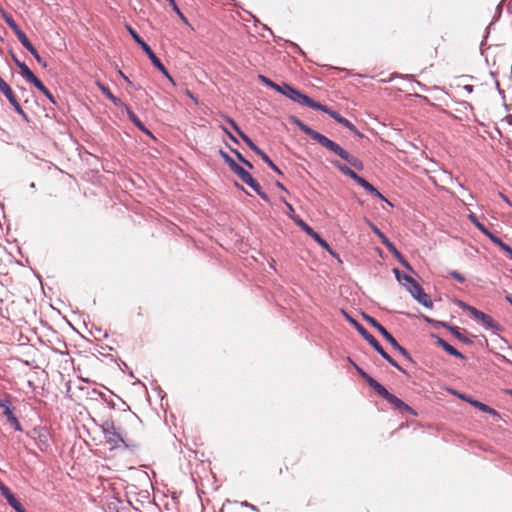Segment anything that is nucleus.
I'll list each match as a JSON object with an SVG mask.
<instances>
[{"label": "nucleus", "mask_w": 512, "mask_h": 512, "mask_svg": "<svg viewBox=\"0 0 512 512\" xmlns=\"http://www.w3.org/2000/svg\"><path fill=\"white\" fill-rule=\"evenodd\" d=\"M291 122L295 124L302 132L311 137L313 140L318 142L321 146L325 147L330 152L338 155L341 159L348 162L352 167L362 170L364 168L363 162L357 157L351 155L345 149H343L339 144L330 140L325 135L313 130L306 124H304L301 120L296 117H291Z\"/></svg>", "instance_id": "1"}, {"label": "nucleus", "mask_w": 512, "mask_h": 512, "mask_svg": "<svg viewBox=\"0 0 512 512\" xmlns=\"http://www.w3.org/2000/svg\"><path fill=\"white\" fill-rule=\"evenodd\" d=\"M342 312L347 321L391 366H393L400 372L406 373V371L383 349V347L372 334H370L357 320L351 317L347 312Z\"/></svg>", "instance_id": "2"}, {"label": "nucleus", "mask_w": 512, "mask_h": 512, "mask_svg": "<svg viewBox=\"0 0 512 512\" xmlns=\"http://www.w3.org/2000/svg\"><path fill=\"white\" fill-rule=\"evenodd\" d=\"M331 163L345 176L351 178L354 180L359 186H361L364 190H366L368 193L372 194L376 198L385 201L390 206H392V203L389 202L385 196L372 184H370L366 179L359 176L356 172H354L350 167L347 165L339 162V161H331Z\"/></svg>", "instance_id": "3"}, {"label": "nucleus", "mask_w": 512, "mask_h": 512, "mask_svg": "<svg viewBox=\"0 0 512 512\" xmlns=\"http://www.w3.org/2000/svg\"><path fill=\"white\" fill-rule=\"evenodd\" d=\"M126 29L134 39V41L142 48L145 54L148 56L152 64L175 86L176 83L173 77L170 75L168 70L162 64L160 59L156 56L150 46L138 35V33L130 26L126 25Z\"/></svg>", "instance_id": "4"}, {"label": "nucleus", "mask_w": 512, "mask_h": 512, "mask_svg": "<svg viewBox=\"0 0 512 512\" xmlns=\"http://www.w3.org/2000/svg\"><path fill=\"white\" fill-rule=\"evenodd\" d=\"M101 430L110 449L128 448L129 444L124 440L120 429L115 427L113 421L107 420L101 425Z\"/></svg>", "instance_id": "5"}, {"label": "nucleus", "mask_w": 512, "mask_h": 512, "mask_svg": "<svg viewBox=\"0 0 512 512\" xmlns=\"http://www.w3.org/2000/svg\"><path fill=\"white\" fill-rule=\"evenodd\" d=\"M284 91H282V95L286 96L290 100L313 109H321V103L316 102L311 99L306 94H303L301 91L295 89L291 85L284 83L283 87Z\"/></svg>", "instance_id": "6"}, {"label": "nucleus", "mask_w": 512, "mask_h": 512, "mask_svg": "<svg viewBox=\"0 0 512 512\" xmlns=\"http://www.w3.org/2000/svg\"><path fill=\"white\" fill-rule=\"evenodd\" d=\"M235 174L249 187H251L262 200L265 202H269V196L265 193L260 184L252 177V175L246 171L243 167L235 172Z\"/></svg>", "instance_id": "7"}, {"label": "nucleus", "mask_w": 512, "mask_h": 512, "mask_svg": "<svg viewBox=\"0 0 512 512\" xmlns=\"http://www.w3.org/2000/svg\"><path fill=\"white\" fill-rule=\"evenodd\" d=\"M375 391L395 408L399 410L412 412V408L410 406L405 404L400 398H398L394 394L390 393L381 383L377 386Z\"/></svg>", "instance_id": "8"}, {"label": "nucleus", "mask_w": 512, "mask_h": 512, "mask_svg": "<svg viewBox=\"0 0 512 512\" xmlns=\"http://www.w3.org/2000/svg\"><path fill=\"white\" fill-rule=\"evenodd\" d=\"M0 91L7 98L11 106L14 108L15 112L18 113L25 121L28 122L29 119L27 114L22 109L12 88L5 81L0 84Z\"/></svg>", "instance_id": "9"}, {"label": "nucleus", "mask_w": 512, "mask_h": 512, "mask_svg": "<svg viewBox=\"0 0 512 512\" xmlns=\"http://www.w3.org/2000/svg\"><path fill=\"white\" fill-rule=\"evenodd\" d=\"M469 313L474 317L475 320L480 322L486 329L493 331H501L502 328L490 315L476 309L469 308Z\"/></svg>", "instance_id": "10"}, {"label": "nucleus", "mask_w": 512, "mask_h": 512, "mask_svg": "<svg viewBox=\"0 0 512 512\" xmlns=\"http://www.w3.org/2000/svg\"><path fill=\"white\" fill-rule=\"evenodd\" d=\"M407 289L420 304L426 308L433 307V302L418 283L413 284L412 287H407Z\"/></svg>", "instance_id": "11"}, {"label": "nucleus", "mask_w": 512, "mask_h": 512, "mask_svg": "<svg viewBox=\"0 0 512 512\" xmlns=\"http://www.w3.org/2000/svg\"><path fill=\"white\" fill-rule=\"evenodd\" d=\"M318 110L328 114L339 124L343 125L344 127L349 129L353 133L358 134V130H357L356 126L351 121H349L345 117L341 116L338 112L329 109L327 106H325L323 104H321V109H318Z\"/></svg>", "instance_id": "12"}, {"label": "nucleus", "mask_w": 512, "mask_h": 512, "mask_svg": "<svg viewBox=\"0 0 512 512\" xmlns=\"http://www.w3.org/2000/svg\"><path fill=\"white\" fill-rule=\"evenodd\" d=\"M0 408L3 414L7 417L8 421L15 427L16 430H21L20 423L12 410V403L9 397L0 399Z\"/></svg>", "instance_id": "13"}, {"label": "nucleus", "mask_w": 512, "mask_h": 512, "mask_svg": "<svg viewBox=\"0 0 512 512\" xmlns=\"http://www.w3.org/2000/svg\"><path fill=\"white\" fill-rule=\"evenodd\" d=\"M468 218L476 226V228L479 231H481L486 237H488L496 246L500 245L502 240L499 237H497L495 234L490 232L482 223H480L475 214L471 213L468 216Z\"/></svg>", "instance_id": "14"}, {"label": "nucleus", "mask_w": 512, "mask_h": 512, "mask_svg": "<svg viewBox=\"0 0 512 512\" xmlns=\"http://www.w3.org/2000/svg\"><path fill=\"white\" fill-rule=\"evenodd\" d=\"M363 318L374 328L378 330V332L385 338V340L390 344L395 339L391 333L387 331V329L381 325L376 319L373 317L363 314Z\"/></svg>", "instance_id": "15"}, {"label": "nucleus", "mask_w": 512, "mask_h": 512, "mask_svg": "<svg viewBox=\"0 0 512 512\" xmlns=\"http://www.w3.org/2000/svg\"><path fill=\"white\" fill-rule=\"evenodd\" d=\"M18 68L20 69L22 77L26 81L32 83L34 86L41 85V81L33 74V72L24 62H18Z\"/></svg>", "instance_id": "16"}, {"label": "nucleus", "mask_w": 512, "mask_h": 512, "mask_svg": "<svg viewBox=\"0 0 512 512\" xmlns=\"http://www.w3.org/2000/svg\"><path fill=\"white\" fill-rule=\"evenodd\" d=\"M436 343L439 347H441L449 355L454 356L459 359H462V360L465 359V356L461 352H459L457 349H455L452 345H450L444 339L437 337Z\"/></svg>", "instance_id": "17"}, {"label": "nucleus", "mask_w": 512, "mask_h": 512, "mask_svg": "<svg viewBox=\"0 0 512 512\" xmlns=\"http://www.w3.org/2000/svg\"><path fill=\"white\" fill-rule=\"evenodd\" d=\"M125 110L127 112L128 118L130 121L142 132L151 135L150 131L145 127L143 122L136 116V114L128 107L125 106Z\"/></svg>", "instance_id": "18"}, {"label": "nucleus", "mask_w": 512, "mask_h": 512, "mask_svg": "<svg viewBox=\"0 0 512 512\" xmlns=\"http://www.w3.org/2000/svg\"><path fill=\"white\" fill-rule=\"evenodd\" d=\"M386 248L391 252L393 253L398 259L399 261L401 262V264L406 267L407 269H411V266L409 265V263L404 260V258L402 257V255L399 253V251L396 249V247L394 246L393 243L390 242V240L387 238L385 239L383 242H382Z\"/></svg>", "instance_id": "19"}, {"label": "nucleus", "mask_w": 512, "mask_h": 512, "mask_svg": "<svg viewBox=\"0 0 512 512\" xmlns=\"http://www.w3.org/2000/svg\"><path fill=\"white\" fill-rule=\"evenodd\" d=\"M386 248L391 252L393 253L398 259L399 261L401 262V264L406 267L407 269H411V266L409 265V263L404 260V258L402 257V255L399 253V251L396 249V247L394 246L393 243L390 242V240L387 238L385 239L383 242H382Z\"/></svg>", "instance_id": "20"}, {"label": "nucleus", "mask_w": 512, "mask_h": 512, "mask_svg": "<svg viewBox=\"0 0 512 512\" xmlns=\"http://www.w3.org/2000/svg\"><path fill=\"white\" fill-rule=\"evenodd\" d=\"M227 122L231 125V127L237 132V134L240 136V138L247 144L249 147L254 142L239 128L237 123L232 119L227 117Z\"/></svg>", "instance_id": "21"}, {"label": "nucleus", "mask_w": 512, "mask_h": 512, "mask_svg": "<svg viewBox=\"0 0 512 512\" xmlns=\"http://www.w3.org/2000/svg\"><path fill=\"white\" fill-rule=\"evenodd\" d=\"M227 122L231 125V127L237 132V134L240 136V138L247 144L249 147L254 142L239 128L237 123L232 119L227 117Z\"/></svg>", "instance_id": "22"}, {"label": "nucleus", "mask_w": 512, "mask_h": 512, "mask_svg": "<svg viewBox=\"0 0 512 512\" xmlns=\"http://www.w3.org/2000/svg\"><path fill=\"white\" fill-rule=\"evenodd\" d=\"M444 326L458 339L460 340L461 342L463 343H466V344H470L471 343V340L466 337L460 330L459 327L457 326H451V325H448V324H444Z\"/></svg>", "instance_id": "23"}, {"label": "nucleus", "mask_w": 512, "mask_h": 512, "mask_svg": "<svg viewBox=\"0 0 512 512\" xmlns=\"http://www.w3.org/2000/svg\"><path fill=\"white\" fill-rule=\"evenodd\" d=\"M471 405L473 407L479 409L482 412L491 414L494 417H499V413L495 409L489 407L488 405H486V404H484V403H482V402H480L478 400H475L474 402H471Z\"/></svg>", "instance_id": "24"}, {"label": "nucleus", "mask_w": 512, "mask_h": 512, "mask_svg": "<svg viewBox=\"0 0 512 512\" xmlns=\"http://www.w3.org/2000/svg\"><path fill=\"white\" fill-rule=\"evenodd\" d=\"M355 368H356L357 372L359 373V375L363 379H365V381L368 383V385L375 390L380 383L377 380H375L373 377H371L368 373H366L360 367L355 366Z\"/></svg>", "instance_id": "25"}, {"label": "nucleus", "mask_w": 512, "mask_h": 512, "mask_svg": "<svg viewBox=\"0 0 512 512\" xmlns=\"http://www.w3.org/2000/svg\"><path fill=\"white\" fill-rule=\"evenodd\" d=\"M220 155L234 173L241 168V166L237 164L235 160L231 158L226 152L220 150Z\"/></svg>", "instance_id": "26"}, {"label": "nucleus", "mask_w": 512, "mask_h": 512, "mask_svg": "<svg viewBox=\"0 0 512 512\" xmlns=\"http://www.w3.org/2000/svg\"><path fill=\"white\" fill-rule=\"evenodd\" d=\"M16 36L23 47H25L29 52L35 48L22 30L17 33Z\"/></svg>", "instance_id": "27"}, {"label": "nucleus", "mask_w": 512, "mask_h": 512, "mask_svg": "<svg viewBox=\"0 0 512 512\" xmlns=\"http://www.w3.org/2000/svg\"><path fill=\"white\" fill-rule=\"evenodd\" d=\"M390 345L396 350L398 351L404 358H406L408 361L412 362V357L411 355L409 354V352L404 348L402 347L396 339H394L392 341V343H390Z\"/></svg>", "instance_id": "28"}, {"label": "nucleus", "mask_w": 512, "mask_h": 512, "mask_svg": "<svg viewBox=\"0 0 512 512\" xmlns=\"http://www.w3.org/2000/svg\"><path fill=\"white\" fill-rule=\"evenodd\" d=\"M394 273L396 275L397 280L404 281V284L407 285V287H412L413 284L417 283L411 276H409L407 274H404L403 276H401L398 269H394Z\"/></svg>", "instance_id": "29"}, {"label": "nucleus", "mask_w": 512, "mask_h": 512, "mask_svg": "<svg viewBox=\"0 0 512 512\" xmlns=\"http://www.w3.org/2000/svg\"><path fill=\"white\" fill-rule=\"evenodd\" d=\"M273 171H275L277 174L282 175V171L274 164V162L269 158V156L264 153L260 157Z\"/></svg>", "instance_id": "30"}, {"label": "nucleus", "mask_w": 512, "mask_h": 512, "mask_svg": "<svg viewBox=\"0 0 512 512\" xmlns=\"http://www.w3.org/2000/svg\"><path fill=\"white\" fill-rule=\"evenodd\" d=\"M313 238L322 248L330 250V246L326 240H324L316 231L310 236Z\"/></svg>", "instance_id": "31"}, {"label": "nucleus", "mask_w": 512, "mask_h": 512, "mask_svg": "<svg viewBox=\"0 0 512 512\" xmlns=\"http://www.w3.org/2000/svg\"><path fill=\"white\" fill-rule=\"evenodd\" d=\"M4 19L6 24L15 33V35L21 31L20 27L17 25V23L13 20L11 16H5Z\"/></svg>", "instance_id": "32"}, {"label": "nucleus", "mask_w": 512, "mask_h": 512, "mask_svg": "<svg viewBox=\"0 0 512 512\" xmlns=\"http://www.w3.org/2000/svg\"><path fill=\"white\" fill-rule=\"evenodd\" d=\"M296 224L309 236H311L314 233L313 228H311L307 223H305L303 220L298 219L295 221Z\"/></svg>", "instance_id": "33"}, {"label": "nucleus", "mask_w": 512, "mask_h": 512, "mask_svg": "<svg viewBox=\"0 0 512 512\" xmlns=\"http://www.w3.org/2000/svg\"><path fill=\"white\" fill-rule=\"evenodd\" d=\"M0 492H1L2 496L7 500V502L14 497V495L11 493L10 489L7 486H5L1 481H0Z\"/></svg>", "instance_id": "34"}, {"label": "nucleus", "mask_w": 512, "mask_h": 512, "mask_svg": "<svg viewBox=\"0 0 512 512\" xmlns=\"http://www.w3.org/2000/svg\"><path fill=\"white\" fill-rule=\"evenodd\" d=\"M8 503L16 512H26L15 496Z\"/></svg>", "instance_id": "35"}, {"label": "nucleus", "mask_w": 512, "mask_h": 512, "mask_svg": "<svg viewBox=\"0 0 512 512\" xmlns=\"http://www.w3.org/2000/svg\"><path fill=\"white\" fill-rule=\"evenodd\" d=\"M369 226H370L371 230L378 236V238L381 240V242H383L385 239H387V237L384 235V233H382L376 225L369 222Z\"/></svg>", "instance_id": "36"}, {"label": "nucleus", "mask_w": 512, "mask_h": 512, "mask_svg": "<svg viewBox=\"0 0 512 512\" xmlns=\"http://www.w3.org/2000/svg\"><path fill=\"white\" fill-rule=\"evenodd\" d=\"M37 89H39L51 102L54 103V98L51 94V92L44 86V84L41 82V85L35 86Z\"/></svg>", "instance_id": "37"}, {"label": "nucleus", "mask_w": 512, "mask_h": 512, "mask_svg": "<svg viewBox=\"0 0 512 512\" xmlns=\"http://www.w3.org/2000/svg\"><path fill=\"white\" fill-rule=\"evenodd\" d=\"M97 86L100 89V91L109 99L113 94L111 90L105 86L104 84L97 82Z\"/></svg>", "instance_id": "38"}, {"label": "nucleus", "mask_w": 512, "mask_h": 512, "mask_svg": "<svg viewBox=\"0 0 512 512\" xmlns=\"http://www.w3.org/2000/svg\"><path fill=\"white\" fill-rule=\"evenodd\" d=\"M498 247L512 259V248L509 245L502 241Z\"/></svg>", "instance_id": "39"}, {"label": "nucleus", "mask_w": 512, "mask_h": 512, "mask_svg": "<svg viewBox=\"0 0 512 512\" xmlns=\"http://www.w3.org/2000/svg\"><path fill=\"white\" fill-rule=\"evenodd\" d=\"M30 53L33 55V57L39 64H41L43 67H46V62L43 61L42 57L39 55L35 48L32 51H30Z\"/></svg>", "instance_id": "40"}, {"label": "nucleus", "mask_w": 512, "mask_h": 512, "mask_svg": "<svg viewBox=\"0 0 512 512\" xmlns=\"http://www.w3.org/2000/svg\"><path fill=\"white\" fill-rule=\"evenodd\" d=\"M449 275H450L453 279L457 280L458 282L463 283V282L465 281L464 276H463V275H461V274H460L459 272H457V271H451V272L449 273Z\"/></svg>", "instance_id": "41"}, {"label": "nucleus", "mask_w": 512, "mask_h": 512, "mask_svg": "<svg viewBox=\"0 0 512 512\" xmlns=\"http://www.w3.org/2000/svg\"><path fill=\"white\" fill-rule=\"evenodd\" d=\"M258 79H259L263 84H265L266 86H268V87H270V88H271V87L273 86V84H274V82H273L272 80H270L269 78H267V77H266V76H264V75H259V76H258Z\"/></svg>", "instance_id": "42"}, {"label": "nucleus", "mask_w": 512, "mask_h": 512, "mask_svg": "<svg viewBox=\"0 0 512 512\" xmlns=\"http://www.w3.org/2000/svg\"><path fill=\"white\" fill-rule=\"evenodd\" d=\"M109 100H110L111 102H113V104H115L116 106L123 107V108L125 109V106H126V105L121 101V99H120V98H118V97H116V96L112 95V96L109 98Z\"/></svg>", "instance_id": "43"}, {"label": "nucleus", "mask_w": 512, "mask_h": 512, "mask_svg": "<svg viewBox=\"0 0 512 512\" xmlns=\"http://www.w3.org/2000/svg\"><path fill=\"white\" fill-rule=\"evenodd\" d=\"M249 148L255 152L258 156H262L265 152L261 150L255 143L251 144Z\"/></svg>", "instance_id": "44"}, {"label": "nucleus", "mask_w": 512, "mask_h": 512, "mask_svg": "<svg viewBox=\"0 0 512 512\" xmlns=\"http://www.w3.org/2000/svg\"><path fill=\"white\" fill-rule=\"evenodd\" d=\"M249 148L255 152L258 156H262L265 152L261 150L255 143L251 144Z\"/></svg>", "instance_id": "45"}, {"label": "nucleus", "mask_w": 512, "mask_h": 512, "mask_svg": "<svg viewBox=\"0 0 512 512\" xmlns=\"http://www.w3.org/2000/svg\"><path fill=\"white\" fill-rule=\"evenodd\" d=\"M249 148L255 152L258 156H262L265 152L261 150L255 143L251 144Z\"/></svg>", "instance_id": "46"}, {"label": "nucleus", "mask_w": 512, "mask_h": 512, "mask_svg": "<svg viewBox=\"0 0 512 512\" xmlns=\"http://www.w3.org/2000/svg\"><path fill=\"white\" fill-rule=\"evenodd\" d=\"M221 129L229 137L230 140H232L235 143H238L236 137L225 126H221Z\"/></svg>", "instance_id": "47"}, {"label": "nucleus", "mask_w": 512, "mask_h": 512, "mask_svg": "<svg viewBox=\"0 0 512 512\" xmlns=\"http://www.w3.org/2000/svg\"><path fill=\"white\" fill-rule=\"evenodd\" d=\"M458 397L460 399H462L463 401L469 403L471 405V402H474L475 399H473L472 397L468 396V395H465V394H458Z\"/></svg>", "instance_id": "48"}, {"label": "nucleus", "mask_w": 512, "mask_h": 512, "mask_svg": "<svg viewBox=\"0 0 512 512\" xmlns=\"http://www.w3.org/2000/svg\"><path fill=\"white\" fill-rule=\"evenodd\" d=\"M283 87H284V83L279 85V84L274 82V84H273V86L271 88L273 90L277 91L278 93L282 94V91H284Z\"/></svg>", "instance_id": "49"}, {"label": "nucleus", "mask_w": 512, "mask_h": 512, "mask_svg": "<svg viewBox=\"0 0 512 512\" xmlns=\"http://www.w3.org/2000/svg\"><path fill=\"white\" fill-rule=\"evenodd\" d=\"M169 4L171 5L172 9L176 12V14H180V9L178 8L175 0H173V2H169Z\"/></svg>", "instance_id": "50"}, {"label": "nucleus", "mask_w": 512, "mask_h": 512, "mask_svg": "<svg viewBox=\"0 0 512 512\" xmlns=\"http://www.w3.org/2000/svg\"><path fill=\"white\" fill-rule=\"evenodd\" d=\"M186 95L191 98L196 104L198 103L197 98L193 95V93L189 90L186 91Z\"/></svg>", "instance_id": "51"}, {"label": "nucleus", "mask_w": 512, "mask_h": 512, "mask_svg": "<svg viewBox=\"0 0 512 512\" xmlns=\"http://www.w3.org/2000/svg\"><path fill=\"white\" fill-rule=\"evenodd\" d=\"M233 152L236 154L237 158L239 161H241L242 163H244V161L246 160L241 153H239L237 150H233Z\"/></svg>", "instance_id": "52"}, {"label": "nucleus", "mask_w": 512, "mask_h": 512, "mask_svg": "<svg viewBox=\"0 0 512 512\" xmlns=\"http://www.w3.org/2000/svg\"><path fill=\"white\" fill-rule=\"evenodd\" d=\"M463 89L467 92V93H472L473 92V86L472 85H465L463 87Z\"/></svg>", "instance_id": "53"}, {"label": "nucleus", "mask_w": 512, "mask_h": 512, "mask_svg": "<svg viewBox=\"0 0 512 512\" xmlns=\"http://www.w3.org/2000/svg\"><path fill=\"white\" fill-rule=\"evenodd\" d=\"M460 307L463 308L464 310H467L469 312V308H474L473 306H470L468 304H465L463 302L460 303Z\"/></svg>", "instance_id": "54"}, {"label": "nucleus", "mask_w": 512, "mask_h": 512, "mask_svg": "<svg viewBox=\"0 0 512 512\" xmlns=\"http://www.w3.org/2000/svg\"><path fill=\"white\" fill-rule=\"evenodd\" d=\"M276 186L283 191H287L286 188L284 187V185L279 181L276 182Z\"/></svg>", "instance_id": "55"}, {"label": "nucleus", "mask_w": 512, "mask_h": 512, "mask_svg": "<svg viewBox=\"0 0 512 512\" xmlns=\"http://www.w3.org/2000/svg\"><path fill=\"white\" fill-rule=\"evenodd\" d=\"M282 201L285 203V205L287 206L288 210L293 211V207H292L291 204H289L285 199H282Z\"/></svg>", "instance_id": "56"}, {"label": "nucleus", "mask_w": 512, "mask_h": 512, "mask_svg": "<svg viewBox=\"0 0 512 512\" xmlns=\"http://www.w3.org/2000/svg\"><path fill=\"white\" fill-rule=\"evenodd\" d=\"M119 74L121 75V77H122L125 81H127L128 83H131V82L129 81L128 77H127V76H126L122 71H119Z\"/></svg>", "instance_id": "57"}, {"label": "nucleus", "mask_w": 512, "mask_h": 512, "mask_svg": "<svg viewBox=\"0 0 512 512\" xmlns=\"http://www.w3.org/2000/svg\"><path fill=\"white\" fill-rule=\"evenodd\" d=\"M243 505H244V506H246V507H248V508H251V509H253V510H256V507H255L254 505H251V504H249V503H247V502H244V503H243Z\"/></svg>", "instance_id": "58"}, {"label": "nucleus", "mask_w": 512, "mask_h": 512, "mask_svg": "<svg viewBox=\"0 0 512 512\" xmlns=\"http://www.w3.org/2000/svg\"><path fill=\"white\" fill-rule=\"evenodd\" d=\"M243 164L246 165V167H248L250 169L253 168V165L248 160H245Z\"/></svg>", "instance_id": "59"}, {"label": "nucleus", "mask_w": 512, "mask_h": 512, "mask_svg": "<svg viewBox=\"0 0 512 512\" xmlns=\"http://www.w3.org/2000/svg\"><path fill=\"white\" fill-rule=\"evenodd\" d=\"M500 197L503 199V201L507 202L508 204H510V201L509 199L502 193H500Z\"/></svg>", "instance_id": "60"}, {"label": "nucleus", "mask_w": 512, "mask_h": 512, "mask_svg": "<svg viewBox=\"0 0 512 512\" xmlns=\"http://www.w3.org/2000/svg\"><path fill=\"white\" fill-rule=\"evenodd\" d=\"M12 59L14 63L18 66V62H21L14 54H12Z\"/></svg>", "instance_id": "61"}, {"label": "nucleus", "mask_w": 512, "mask_h": 512, "mask_svg": "<svg viewBox=\"0 0 512 512\" xmlns=\"http://www.w3.org/2000/svg\"><path fill=\"white\" fill-rule=\"evenodd\" d=\"M183 21L186 22V18L185 16L183 15V13L180 11V14H177Z\"/></svg>", "instance_id": "62"}, {"label": "nucleus", "mask_w": 512, "mask_h": 512, "mask_svg": "<svg viewBox=\"0 0 512 512\" xmlns=\"http://www.w3.org/2000/svg\"><path fill=\"white\" fill-rule=\"evenodd\" d=\"M506 119L509 124H512V116H507Z\"/></svg>", "instance_id": "63"}, {"label": "nucleus", "mask_w": 512, "mask_h": 512, "mask_svg": "<svg viewBox=\"0 0 512 512\" xmlns=\"http://www.w3.org/2000/svg\"><path fill=\"white\" fill-rule=\"evenodd\" d=\"M505 299H506V301H507V302H509V303H510V301L512 300V297H511L510 295H507V296L505 297Z\"/></svg>", "instance_id": "64"}]
</instances>
